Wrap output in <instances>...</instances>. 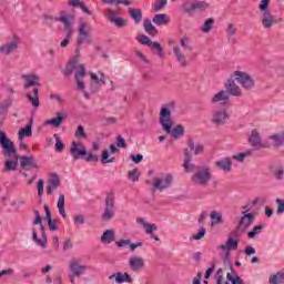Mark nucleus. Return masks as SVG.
I'll use <instances>...</instances> for the list:
<instances>
[{"instance_id":"52","label":"nucleus","mask_w":284,"mask_h":284,"mask_svg":"<svg viewBox=\"0 0 284 284\" xmlns=\"http://www.w3.org/2000/svg\"><path fill=\"white\" fill-rule=\"evenodd\" d=\"M226 278L232 284H245V282L236 274L227 273Z\"/></svg>"},{"instance_id":"23","label":"nucleus","mask_w":284,"mask_h":284,"mask_svg":"<svg viewBox=\"0 0 284 284\" xmlns=\"http://www.w3.org/2000/svg\"><path fill=\"white\" fill-rule=\"evenodd\" d=\"M20 166L23 170H30V168H32L33 170H39V162L37 161V159H34V156L21 155Z\"/></svg>"},{"instance_id":"4","label":"nucleus","mask_w":284,"mask_h":284,"mask_svg":"<svg viewBox=\"0 0 284 284\" xmlns=\"http://www.w3.org/2000/svg\"><path fill=\"white\" fill-rule=\"evenodd\" d=\"M88 272V265H83V261L79 257H73L69 261V281L71 284H77V278H80Z\"/></svg>"},{"instance_id":"42","label":"nucleus","mask_w":284,"mask_h":284,"mask_svg":"<svg viewBox=\"0 0 284 284\" xmlns=\"http://www.w3.org/2000/svg\"><path fill=\"white\" fill-rule=\"evenodd\" d=\"M144 30L145 32H148V34H150L151 37H154L155 34H159V31L156 30V28L154 27V24H152L151 20H144Z\"/></svg>"},{"instance_id":"24","label":"nucleus","mask_w":284,"mask_h":284,"mask_svg":"<svg viewBox=\"0 0 284 284\" xmlns=\"http://www.w3.org/2000/svg\"><path fill=\"white\" fill-rule=\"evenodd\" d=\"M248 143L253 148H263V145H265V140L263 141L261 139V133L258 132V129H253L251 131V135L248 136Z\"/></svg>"},{"instance_id":"29","label":"nucleus","mask_w":284,"mask_h":284,"mask_svg":"<svg viewBox=\"0 0 284 284\" xmlns=\"http://www.w3.org/2000/svg\"><path fill=\"white\" fill-rule=\"evenodd\" d=\"M184 163H183V169L184 172H194L196 170V165L192 163V155H190V151L186 149L184 151Z\"/></svg>"},{"instance_id":"13","label":"nucleus","mask_w":284,"mask_h":284,"mask_svg":"<svg viewBox=\"0 0 284 284\" xmlns=\"http://www.w3.org/2000/svg\"><path fill=\"white\" fill-rule=\"evenodd\" d=\"M284 145V132H276L272 133L267 136L265 140V145L263 148H274L275 150H278V148H283Z\"/></svg>"},{"instance_id":"33","label":"nucleus","mask_w":284,"mask_h":284,"mask_svg":"<svg viewBox=\"0 0 284 284\" xmlns=\"http://www.w3.org/2000/svg\"><path fill=\"white\" fill-rule=\"evenodd\" d=\"M210 219L212 227H216V225H223V213L219 211H211Z\"/></svg>"},{"instance_id":"40","label":"nucleus","mask_w":284,"mask_h":284,"mask_svg":"<svg viewBox=\"0 0 284 284\" xmlns=\"http://www.w3.org/2000/svg\"><path fill=\"white\" fill-rule=\"evenodd\" d=\"M187 145H189V150H193L195 156H197L199 154H203V151L205 150L203 144L194 145V140L192 139L189 140Z\"/></svg>"},{"instance_id":"25","label":"nucleus","mask_w":284,"mask_h":284,"mask_svg":"<svg viewBox=\"0 0 284 284\" xmlns=\"http://www.w3.org/2000/svg\"><path fill=\"white\" fill-rule=\"evenodd\" d=\"M109 281H114L116 284L133 283L132 276L129 273H113L109 276Z\"/></svg>"},{"instance_id":"61","label":"nucleus","mask_w":284,"mask_h":284,"mask_svg":"<svg viewBox=\"0 0 284 284\" xmlns=\"http://www.w3.org/2000/svg\"><path fill=\"white\" fill-rule=\"evenodd\" d=\"M84 161H87V163H97L99 161V156L92 152H87Z\"/></svg>"},{"instance_id":"43","label":"nucleus","mask_w":284,"mask_h":284,"mask_svg":"<svg viewBox=\"0 0 284 284\" xmlns=\"http://www.w3.org/2000/svg\"><path fill=\"white\" fill-rule=\"evenodd\" d=\"M55 21H60L61 23H64V30L65 32L74 31L72 28V22H70V19H68V16H62L55 19Z\"/></svg>"},{"instance_id":"38","label":"nucleus","mask_w":284,"mask_h":284,"mask_svg":"<svg viewBox=\"0 0 284 284\" xmlns=\"http://www.w3.org/2000/svg\"><path fill=\"white\" fill-rule=\"evenodd\" d=\"M271 172H272L274 179H276V181H283V176H284L283 165L272 166Z\"/></svg>"},{"instance_id":"11","label":"nucleus","mask_w":284,"mask_h":284,"mask_svg":"<svg viewBox=\"0 0 284 284\" xmlns=\"http://www.w3.org/2000/svg\"><path fill=\"white\" fill-rule=\"evenodd\" d=\"M225 92H227L230 97H243V90L239 84H236V79L232 73L231 77L224 83Z\"/></svg>"},{"instance_id":"6","label":"nucleus","mask_w":284,"mask_h":284,"mask_svg":"<svg viewBox=\"0 0 284 284\" xmlns=\"http://www.w3.org/2000/svg\"><path fill=\"white\" fill-rule=\"evenodd\" d=\"M221 250L220 256L223 261H230V252L239 250V237L230 235L226 242L217 247Z\"/></svg>"},{"instance_id":"27","label":"nucleus","mask_w":284,"mask_h":284,"mask_svg":"<svg viewBox=\"0 0 284 284\" xmlns=\"http://www.w3.org/2000/svg\"><path fill=\"white\" fill-rule=\"evenodd\" d=\"M215 168L217 170H222L225 174H230L232 172V158H223L222 160H217L215 162Z\"/></svg>"},{"instance_id":"35","label":"nucleus","mask_w":284,"mask_h":284,"mask_svg":"<svg viewBox=\"0 0 284 284\" xmlns=\"http://www.w3.org/2000/svg\"><path fill=\"white\" fill-rule=\"evenodd\" d=\"M270 284H284V268L277 271L268 277Z\"/></svg>"},{"instance_id":"17","label":"nucleus","mask_w":284,"mask_h":284,"mask_svg":"<svg viewBox=\"0 0 284 284\" xmlns=\"http://www.w3.org/2000/svg\"><path fill=\"white\" fill-rule=\"evenodd\" d=\"M104 17H106V19L118 28H125V26H128V20L119 17V13L112 9H106L104 11Z\"/></svg>"},{"instance_id":"60","label":"nucleus","mask_w":284,"mask_h":284,"mask_svg":"<svg viewBox=\"0 0 284 284\" xmlns=\"http://www.w3.org/2000/svg\"><path fill=\"white\" fill-rule=\"evenodd\" d=\"M136 41H139L141 43V45H149L152 43V40L150 39V37L145 36V34H140L136 37Z\"/></svg>"},{"instance_id":"15","label":"nucleus","mask_w":284,"mask_h":284,"mask_svg":"<svg viewBox=\"0 0 284 284\" xmlns=\"http://www.w3.org/2000/svg\"><path fill=\"white\" fill-rule=\"evenodd\" d=\"M88 154V149L83 142L73 141L70 146V155L72 156L73 161H79L81 156H85Z\"/></svg>"},{"instance_id":"58","label":"nucleus","mask_w":284,"mask_h":284,"mask_svg":"<svg viewBox=\"0 0 284 284\" xmlns=\"http://www.w3.org/2000/svg\"><path fill=\"white\" fill-rule=\"evenodd\" d=\"M74 135L77 136V139H80V140L88 139V133H85V130L83 129V125L78 126Z\"/></svg>"},{"instance_id":"63","label":"nucleus","mask_w":284,"mask_h":284,"mask_svg":"<svg viewBox=\"0 0 284 284\" xmlns=\"http://www.w3.org/2000/svg\"><path fill=\"white\" fill-rule=\"evenodd\" d=\"M74 225H84L85 224V216L83 214H78L73 216Z\"/></svg>"},{"instance_id":"64","label":"nucleus","mask_w":284,"mask_h":284,"mask_svg":"<svg viewBox=\"0 0 284 284\" xmlns=\"http://www.w3.org/2000/svg\"><path fill=\"white\" fill-rule=\"evenodd\" d=\"M275 203L277 205L276 209V214H284V200L282 199H276Z\"/></svg>"},{"instance_id":"37","label":"nucleus","mask_w":284,"mask_h":284,"mask_svg":"<svg viewBox=\"0 0 284 284\" xmlns=\"http://www.w3.org/2000/svg\"><path fill=\"white\" fill-rule=\"evenodd\" d=\"M32 134V124H28L18 132V141L21 143L23 139H28Z\"/></svg>"},{"instance_id":"5","label":"nucleus","mask_w":284,"mask_h":284,"mask_svg":"<svg viewBox=\"0 0 284 284\" xmlns=\"http://www.w3.org/2000/svg\"><path fill=\"white\" fill-rule=\"evenodd\" d=\"M233 79H235L236 83H239L243 90H254L256 85L254 77L241 69L233 72Z\"/></svg>"},{"instance_id":"1","label":"nucleus","mask_w":284,"mask_h":284,"mask_svg":"<svg viewBox=\"0 0 284 284\" xmlns=\"http://www.w3.org/2000/svg\"><path fill=\"white\" fill-rule=\"evenodd\" d=\"M176 109V103L169 102L166 104H163L160 109L159 114V123L162 125V130L166 132V134H171L173 139H181L183 134H185V129L183 125H176L172 129L174 125V121L172 120V113Z\"/></svg>"},{"instance_id":"57","label":"nucleus","mask_w":284,"mask_h":284,"mask_svg":"<svg viewBox=\"0 0 284 284\" xmlns=\"http://www.w3.org/2000/svg\"><path fill=\"white\" fill-rule=\"evenodd\" d=\"M236 32H239V30L236 29L234 23H229L226 27V36L229 37V39H232V37H235Z\"/></svg>"},{"instance_id":"7","label":"nucleus","mask_w":284,"mask_h":284,"mask_svg":"<svg viewBox=\"0 0 284 284\" xmlns=\"http://www.w3.org/2000/svg\"><path fill=\"white\" fill-rule=\"evenodd\" d=\"M114 193H106L104 211L102 213V221H112L116 215V206L114 205Z\"/></svg>"},{"instance_id":"14","label":"nucleus","mask_w":284,"mask_h":284,"mask_svg":"<svg viewBox=\"0 0 284 284\" xmlns=\"http://www.w3.org/2000/svg\"><path fill=\"white\" fill-rule=\"evenodd\" d=\"M242 216L239 220V225L243 227V230H247V227L252 226L254 223V219H256V212H250L247 206H243Z\"/></svg>"},{"instance_id":"36","label":"nucleus","mask_w":284,"mask_h":284,"mask_svg":"<svg viewBox=\"0 0 284 284\" xmlns=\"http://www.w3.org/2000/svg\"><path fill=\"white\" fill-rule=\"evenodd\" d=\"M27 99H29L33 108H39V89L34 88L32 92H28Z\"/></svg>"},{"instance_id":"55","label":"nucleus","mask_w":284,"mask_h":284,"mask_svg":"<svg viewBox=\"0 0 284 284\" xmlns=\"http://www.w3.org/2000/svg\"><path fill=\"white\" fill-rule=\"evenodd\" d=\"M78 90H81L83 92L84 99H90V93H88L85 90V82L83 80H75Z\"/></svg>"},{"instance_id":"3","label":"nucleus","mask_w":284,"mask_h":284,"mask_svg":"<svg viewBox=\"0 0 284 284\" xmlns=\"http://www.w3.org/2000/svg\"><path fill=\"white\" fill-rule=\"evenodd\" d=\"M191 181L194 185L207 187V185H210V181H212V168L207 165L197 166L196 171L191 176Z\"/></svg>"},{"instance_id":"32","label":"nucleus","mask_w":284,"mask_h":284,"mask_svg":"<svg viewBox=\"0 0 284 284\" xmlns=\"http://www.w3.org/2000/svg\"><path fill=\"white\" fill-rule=\"evenodd\" d=\"M79 57L73 58L68 64L65 70L63 71L64 77H70L72 72H77V68L79 67Z\"/></svg>"},{"instance_id":"12","label":"nucleus","mask_w":284,"mask_h":284,"mask_svg":"<svg viewBox=\"0 0 284 284\" xmlns=\"http://www.w3.org/2000/svg\"><path fill=\"white\" fill-rule=\"evenodd\" d=\"M260 21L264 30H272L273 26H276V23H282L283 18H277L272 14V11H268L266 13L260 14Z\"/></svg>"},{"instance_id":"31","label":"nucleus","mask_w":284,"mask_h":284,"mask_svg":"<svg viewBox=\"0 0 284 284\" xmlns=\"http://www.w3.org/2000/svg\"><path fill=\"white\" fill-rule=\"evenodd\" d=\"M103 245H110V243H114L115 241V233L114 230H105L100 239Z\"/></svg>"},{"instance_id":"45","label":"nucleus","mask_w":284,"mask_h":284,"mask_svg":"<svg viewBox=\"0 0 284 284\" xmlns=\"http://www.w3.org/2000/svg\"><path fill=\"white\" fill-rule=\"evenodd\" d=\"M252 155V150H248L244 153H237L233 156H231V161H237L239 163H243V161H245V159H247V156Z\"/></svg>"},{"instance_id":"22","label":"nucleus","mask_w":284,"mask_h":284,"mask_svg":"<svg viewBox=\"0 0 284 284\" xmlns=\"http://www.w3.org/2000/svg\"><path fill=\"white\" fill-rule=\"evenodd\" d=\"M59 187H61V178H59L57 173L50 174L47 186V194H54Z\"/></svg>"},{"instance_id":"21","label":"nucleus","mask_w":284,"mask_h":284,"mask_svg":"<svg viewBox=\"0 0 284 284\" xmlns=\"http://www.w3.org/2000/svg\"><path fill=\"white\" fill-rule=\"evenodd\" d=\"M90 24L85 21H80L79 23V38L78 43L81 45L90 41Z\"/></svg>"},{"instance_id":"8","label":"nucleus","mask_w":284,"mask_h":284,"mask_svg":"<svg viewBox=\"0 0 284 284\" xmlns=\"http://www.w3.org/2000/svg\"><path fill=\"white\" fill-rule=\"evenodd\" d=\"M172 183H174V175L172 173H163L153 179V187L159 190V192L172 187Z\"/></svg>"},{"instance_id":"59","label":"nucleus","mask_w":284,"mask_h":284,"mask_svg":"<svg viewBox=\"0 0 284 284\" xmlns=\"http://www.w3.org/2000/svg\"><path fill=\"white\" fill-rule=\"evenodd\" d=\"M149 48H152L153 50L158 51V55L163 58L165 53H163V47H161V43L159 42H152L150 43Z\"/></svg>"},{"instance_id":"44","label":"nucleus","mask_w":284,"mask_h":284,"mask_svg":"<svg viewBox=\"0 0 284 284\" xmlns=\"http://www.w3.org/2000/svg\"><path fill=\"white\" fill-rule=\"evenodd\" d=\"M85 74H88L85 65L81 63L78 64V68L75 69V80H83L85 78Z\"/></svg>"},{"instance_id":"30","label":"nucleus","mask_w":284,"mask_h":284,"mask_svg":"<svg viewBox=\"0 0 284 284\" xmlns=\"http://www.w3.org/2000/svg\"><path fill=\"white\" fill-rule=\"evenodd\" d=\"M57 209L62 219H68V213H65V194L60 193L57 202Z\"/></svg>"},{"instance_id":"2","label":"nucleus","mask_w":284,"mask_h":284,"mask_svg":"<svg viewBox=\"0 0 284 284\" xmlns=\"http://www.w3.org/2000/svg\"><path fill=\"white\" fill-rule=\"evenodd\" d=\"M0 145L3 150V154L6 156H10L12 154V159H8L4 162L6 172H14L19 165V156L17 155V149L14 148V143L10 141L6 132L0 130Z\"/></svg>"},{"instance_id":"9","label":"nucleus","mask_w":284,"mask_h":284,"mask_svg":"<svg viewBox=\"0 0 284 284\" xmlns=\"http://www.w3.org/2000/svg\"><path fill=\"white\" fill-rule=\"evenodd\" d=\"M230 121V112L225 108L215 109L211 112V123L213 125H225Z\"/></svg>"},{"instance_id":"46","label":"nucleus","mask_w":284,"mask_h":284,"mask_svg":"<svg viewBox=\"0 0 284 284\" xmlns=\"http://www.w3.org/2000/svg\"><path fill=\"white\" fill-rule=\"evenodd\" d=\"M214 28V19L209 18L204 21V23L201 27V31L204 32V34H207Z\"/></svg>"},{"instance_id":"48","label":"nucleus","mask_w":284,"mask_h":284,"mask_svg":"<svg viewBox=\"0 0 284 284\" xmlns=\"http://www.w3.org/2000/svg\"><path fill=\"white\" fill-rule=\"evenodd\" d=\"M102 2L109 6H132V0H102Z\"/></svg>"},{"instance_id":"18","label":"nucleus","mask_w":284,"mask_h":284,"mask_svg":"<svg viewBox=\"0 0 284 284\" xmlns=\"http://www.w3.org/2000/svg\"><path fill=\"white\" fill-rule=\"evenodd\" d=\"M229 101V93L225 90L217 91L209 99L211 105H227Z\"/></svg>"},{"instance_id":"19","label":"nucleus","mask_w":284,"mask_h":284,"mask_svg":"<svg viewBox=\"0 0 284 284\" xmlns=\"http://www.w3.org/2000/svg\"><path fill=\"white\" fill-rule=\"evenodd\" d=\"M128 264L131 272H141V270H145V258L141 255H132L129 257Z\"/></svg>"},{"instance_id":"51","label":"nucleus","mask_w":284,"mask_h":284,"mask_svg":"<svg viewBox=\"0 0 284 284\" xmlns=\"http://www.w3.org/2000/svg\"><path fill=\"white\" fill-rule=\"evenodd\" d=\"M270 0H261L260 4H258V10H260V14H265L270 11Z\"/></svg>"},{"instance_id":"28","label":"nucleus","mask_w":284,"mask_h":284,"mask_svg":"<svg viewBox=\"0 0 284 284\" xmlns=\"http://www.w3.org/2000/svg\"><path fill=\"white\" fill-rule=\"evenodd\" d=\"M173 54L181 68H187V58H185V53H183L181 47H173Z\"/></svg>"},{"instance_id":"10","label":"nucleus","mask_w":284,"mask_h":284,"mask_svg":"<svg viewBox=\"0 0 284 284\" xmlns=\"http://www.w3.org/2000/svg\"><path fill=\"white\" fill-rule=\"evenodd\" d=\"M91 77L90 92L91 94H97L101 90V85H105V74L103 71H98V73L89 72Z\"/></svg>"},{"instance_id":"20","label":"nucleus","mask_w":284,"mask_h":284,"mask_svg":"<svg viewBox=\"0 0 284 284\" xmlns=\"http://www.w3.org/2000/svg\"><path fill=\"white\" fill-rule=\"evenodd\" d=\"M19 38H13L11 41H7L0 44V54H12V52H17L19 50Z\"/></svg>"},{"instance_id":"26","label":"nucleus","mask_w":284,"mask_h":284,"mask_svg":"<svg viewBox=\"0 0 284 284\" xmlns=\"http://www.w3.org/2000/svg\"><path fill=\"white\" fill-rule=\"evenodd\" d=\"M21 79L24 81V90L41 85V82H39V75L37 74H22Z\"/></svg>"},{"instance_id":"56","label":"nucleus","mask_w":284,"mask_h":284,"mask_svg":"<svg viewBox=\"0 0 284 284\" xmlns=\"http://www.w3.org/2000/svg\"><path fill=\"white\" fill-rule=\"evenodd\" d=\"M53 136L55 139L57 152H63V150H65V144H63V141H61V136H59V134H54Z\"/></svg>"},{"instance_id":"16","label":"nucleus","mask_w":284,"mask_h":284,"mask_svg":"<svg viewBox=\"0 0 284 284\" xmlns=\"http://www.w3.org/2000/svg\"><path fill=\"white\" fill-rule=\"evenodd\" d=\"M138 225H141L145 232V234H148V236H151V239H153L154 241H161V239H159V235H155L154 232H156V230H159V226L154 223H148V221H145V219L143 217H139L136 220Z\"/></svg>"},{"instance_id":"62","label":"nucleus","mask_w":284,"mask_h":284,"mask_svg":"<svg viewBox=\"0 0 284 284\" xmlns=\"http://www.w3.org/2000/svg\"><path fill=\"white\" fill-rule=\"evenodd\" d=\"M33 241L40 245V247H45V243H48V237L39 239L37 235V231L33 230Z\"/></svg>"},{"instance_id":"34","label":"nucleus","mask_w":284,"mask_h":284,"mask_svg":"<svg viewBox=\"0 0 284 284\" xmlns=\"http://www.w3.org/2000/svg\"><path fill=\"white\" fill-rule=\"evenodd\" d=\"M153 23L155 26H168V23H170V16L166 13H158L153 17Z\"/></svg>"},{"instance_id":"39","label":"nucleus","mask_w":284,"mask_h":284,"mask_svg":"<svg viewBox=\"0 0 284 284\" xmlns=\"http://www.w3.org/2000/svg\"><path fill=\"white\" fill-rule=\"evenodd\" d=\"M129 14L135 23H141V19H143V14L141 12V9H134V8L130 7L129 8Z\"/></svg>"},{"instance_id":"41","label":"nucleus","mask_w":284,"mask_h":284,"mask_svg":"<svg viewBox=\"0 0 284 284\" xmlns=\"http://www.w3.org/2000/svg\"><path fill=\"white\" fill-rule=\"evenodd\" d=\"M62 124H63V116H61V113H58L57 118H53L44 122V125H52V128H61Z\"/></svg>"},{"instance_id":"50","label":"nucleus","mask_w":284,"mask_h":284,"mask_svg":"<svg viewBox=\"0 0 284 284\" xmlns=\"http://www.w3.org/2000/svg\"><path fill=\"white\" fill-rule=\"evenodd\" d=\"M116 161L115 158H110V151L104 150L101 154V163L108 164V163H114Z\"/></svg>"},{"instance_id":"47","label":"nucleus","mask_w":284,"mask_h":284,"mask_svg":"<svg viewBox=\"0 0 284 284\" xmlns=\"http://www.w3.org/2000/svg\"><path fill=\"white\" fill-rule=\"evenodd\" d=\"M10 108H12V98H8L0 103V111L2 114H8Z\"/></svg>"},{"instance_id":"53","label":"nucleus","mask_w":284,"mask_h":284,"mask_svg":"<svg viewBox=\"0 0 284 284\" xmlns=\"http://www.w3.org/2000/svg\"><path fill=\"white\" fill-rule=\"evenodd\" d=\"M193 8H195V10H199L200 12H203L207 10V8H210V3L206 1H195L193 2Z\"/></svg>"},{"instance_id":"54","label":"nucleus","mask_w":284,"mask_h":284,"mask_svg":"<svg viewBox=\"0 0 284 284\" xmlns=\"http://www.w3.org/2000/svg\"><path fill=\"white\" fill-rule=\"evenodd\" d=\"M139 176H141V172H139V169H133L128 172V179L133 183H136V181H139Z\"/></svg>"},{"instance_id":"49","label":"nucleus","mask_w":284,"mask_h":284,"mask_svg":"<svg viewBox=\"0 0 284 284\" xmlns=\"http://www.w3.org/2000/svg\"><path fill=\"white\" fill-rule=\"evenodd\" d=\"M263 225H255L251 232L247 233L248 239H256L260 234H263Z\"/></svg>"}]
</instances>
